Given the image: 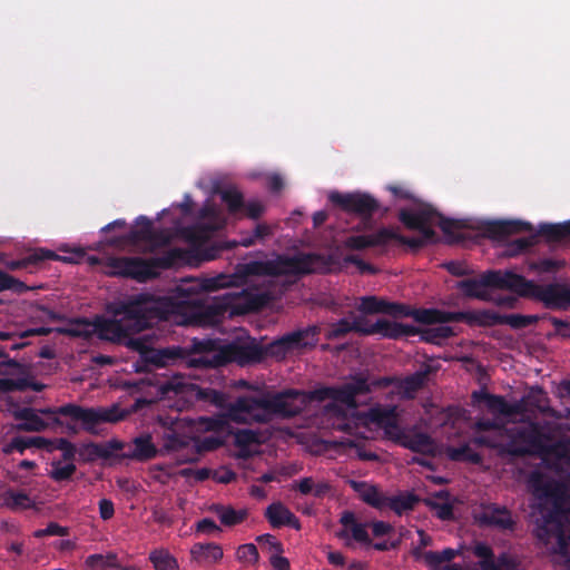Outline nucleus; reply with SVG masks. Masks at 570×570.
I'll use <instances>...</instances> for the list:
<instances>
[{
	"mask_svg": "<svg viewBox=\"0 0 570 570\" xmlns=\"http://www.w3.org/2000/svg\"><path fill=\"white\" fill-rule=\"evenodd\" d=\"M505 419L503 426L497 420H479L476 430L490 434L478 435L473 442L493 448L500 456L511 459L541 454L558 472L570 478V439L558 440V431L548 422Z\"/></svg>",
	"mask_w": 570,
	"mask_h": 570,
	"instance_id": "1",
	"label": "nucleus"
},
{
	"mask_svg": "<svg viewBox=\"0 0 570 570\" xmlns=\"http://www.w3.org/2000/svg\"><path fill=\"white\" fill-rule=\"evenodd\" d=\"M159 392L164 396L181 395L187 400L196 399L224 407L230 421L243 424L267 423L276 415L294 416L304 410L306 402V396L299 391L288 390L274 394L240 396L235 402L227 404L226 396L223 393L199 387L179 374L161 383Z\"/></svg>",
	"mask_w": 570,
	"mask_h": 570,
	"instance_id": "2",
	"label": "nucleus"
},
{
	"mask_svg": "<svg viewBox=\"0 0 570 570\" xmlns=\"http://www.w3.org/2000/svg\"><path fill=\"white\" fill-rule=\"evenodd\" d=\"M371 391V384L362 376L353 377L350 382L342 384L338 389H326L323 395L332 396L335 402L328 407V413L335 419V426L338 429H352L351 422L357 420L370 421L384 431V435L411 451L422 454H435L436 443L426 433L414 430L402 429L397 423L395 406L376 405L366 413L357 412L356 396Z\"/></svg>",
	"mask_w": 570,
	"mask_h": 570,
	"instance_id": "3",
	"label": "nucleus"
},
{
	"mask_svg": "<svg viewBox=\"0 0 570 570\" xmlns=\"http://www.w3.org/2000/svg\"><path fill=\"white\" fill-rule=\"evenodd\" d=\"M168 305L166 301L138 295L126 302L114 304L110 307L114 318H97L95 322L76 318L65 326L56 327L55 331L62 335L83 338L98 334L102 340L121 342L129 335L149 327L153 318L166 315Z\"/></svg>",
	"mask_w": 570,
	"mask_h": 570,
	"instance_id": "4",
	"label": "nucleus"
},
{
	"mask_svg": "<svg viewBox=\"0 0 570 570\" xmlns=\"http://www.w3.org/2000/svg\"><path fill=\"white\" fill-rule=\"evenodd\" d=\"M130 336L122 341H126L128 346L142 353L144 360L147 363L154 364L157 367H165L179 362L189 368H214L229 362L245 365L262 358L261 348L253 342L227 344L219 350H210L186 356L180 347L145 350V344L140 338H131Z\"/></svg>",
	"mask_w": 570,
	"mask_h": 570,
	"instance_id": "5",
	"label": "nucleus"
},
{
	"mask_svg": "<svg viewBox=\"0 0 570 570\" xmlns=\"http://www.w3.org/2000/svg\"><path fill=\"white\" fill-rule=\"evenodd\" d=\"M459 287L469 297L482 301L492 299L489 287L510 289L519 295L540 299L550 308L570 307V287L562 284L538 285L512 272L493 271L460 282Z\"/></svg>",
	"mask_w": 570,
	"mask_h": 570,
	"instance_id": "6",
	"label": "nucleus"
},
{
	"mask_svg": "<svg viewBox=\"0 0 570 570\" xmlns=\"http://www.w3.org/2000/svg\"><path fill=\"white\" fill-rule=\"evenodd\" d=\"M226 285L225 276H217L212 278L204 279H193L187 284L179 285L177 287V293L179 296L184 298H190L189 301H179L177 303L173 302L170 297H154L147 295L153 299L166 301L168 302V311L166 315L155 317L150 321L149 326L154 321L158 320H169L173 314L180 313L184 309V304H193V312L189 318L190 323H195L202 326L215 325L224 317L225 313L228 309H234L240 307V303H237V298L228 293L222 296L213 297L209 301L199 303L198 299L191 298L195 294L200 291L209 292L215 291L219 287H224Z\"/></svg>",
	"mask_w": 570,
	"mask_h": 570,
	"instance_id": "7",
	"label": "nucleus"
},
{
	"mask_svg": "<svg viewBox=\"0 0 570 570\" xmlns=\"http://www.w3.org/2000/svg\"><path fill=\"white\" fill-rule=\"evenodd\" d=\"M402 223L410 229L419 232L417 236L405 237L390 229H381L370 235L351 236L345 240V245L352 249H364L367 247L384 245L391 239H397L400 243L417 248L434 240L433 227L439 225L443 230H448V224L442 217L430 207H421L415 210L401 212Z\"/></svg>",
	"mask_w": 570,
	"mask_h": 570,
	"instance_id": "8",
	"label": "nucleus"
},
{
	"mask_svg": "<svg viewBox=\"0 0 570 570\" xmlns=\"http://www.w3.org/2000/svg\"><path fill=\"white\" fill-rule=\"evenodd\" d=\"M318 265L320 257L312 254L277 255L264 262H248L244 265V272L247 275L298 277L315 272Z\"/></svg>",
	"mask_w": 570,
	"mask_h": 570,
	"instance_id": "9",
	"label": "nucleus"
},
{
	"mask_svg": "<svg viewBox=\"0 0 570 570\" xmlns=\"http://www.w3.org/2000/svg\"><path fill=\"white\" fill-rule=\"evenodd\" d=\"M39 415L50 416L51 424H61L57 415L69 416L72 420L80 421L83 429L90 433L96 432V428L101 423H116L126 416V412L118 405L109 407H82L76 404H66L59 407H47L38 410Z\"/></svg>",
	"mask_w": 570,
	"mask_h": 570,
	"instance_id": "10",
	"label": "nucleus"
},
{
	"mask_svg": "<svg viewBox=\"0 0 570 570\" xmlns=\"http://www.w3.org/2000/svg\"><path fill=\"white\" fill-rule=\"evenodd\" d=\"M338 387L340 386H337L336 389H338ZM326 389L327 387L316 390L311 395H307L306 393H304V395L306 396V402L304 404V407L306 406L307 402L311 399H317L321 401L330 400V403L326 404L324 407V416L331 423L333 429L346 432L348 434V436L343 438L340 441H336L334 443L335 448L342 449L347 454H351L352 452H354L355 455L361 460H365V461L377 460L379 459L377 455L375 453L366 451L364 449V443H363V440L367 438L365 435V432L363 431V429H365L366 426H370V425H375V424L370 421L364 422V420H357L356 421L357 423L351 422L352 429H338L337 426H335V424H334L335 419H334V416H332L328 413V407L335 402V400L332 396L323 395V391ZM301 393L303 394V392H301Z\"/></svg>",
	"mask_w": 570,
	"mask_h": 570,
	"instance_id": "11",
	"label": "nucleus"
},
{
	"mask_svg": "<svg viewBox=\"0 0 570 570\" xmlns=\"http://www.w3.org/2000/svg\"><path fill=\"white\" fill-rule=\"evenodd\" d=\"M485 400L487 406L494 414H500L504 417H515L517 420L532 421L529 414L530 407L548 414L552 410L548 406L547 394L539 386L531 387L525 396L513 403H509L498 395H487Z\"/></svg>",
	"mask_w": 570,
	"mask_h": 570,
	"instance_id": "12",
	"label": "nucleus"
},
{
	"mask_svg": "<svg viewBox=\"0 0 570 570\" xmlns=\"http://www.w3.org/2000/svg\"><path fill=\"white\" fill-rule=\"evenodd\" d=\"M111 275L131 277L139 282H146L158 275V269L169 266L165 257L142 259L137 257H112L107 265Z\"/></svg>",
	"mask_w": 570,
	"mask_h": 570,
	"instance_id": "13",
	"label": "nucleus"
},
{
	"mask_svg": "<svg viewBox=\"0 0 570 570\" xmlns=\"http://www.w3.org/2000/svg\"><path fill=\"white\" fill-rule=\"evenodd\" d=\"M473 554L478 561L468 563L463 569L459 564H446L432 568V570H522L520 560L510 553H502L494 559L493 552L490 547L483 543H478L473 548Z\"/></svg>",
	"mask_w": 570,
	"mask_h": 570,
	"instance_id": "14",
	"label": "nucleus"
},
{
	"mask_svg": "<svg viewBox=\"0 0 570 570\" xmlns=\"http://www.w3.org/2000/svg\"><path fill=\"white\" fill-rule=\"evenodd\" d=\"M413 317L420 323L441 322L448 323L452 321H466L478 325L500 324L501 316L490 311H478L471 313H451L438 309H417L412 313Z\"/></svg>",
	"mask_w": 570,
	"mask_h": 570,
	"instance_id": "15",
	"label": "nucleus"
},
{
	"mask_svg": "<svg viewBox=\"0 0 570 570\" xmlns=\"http://www.w3.org/2000/svg\"><path fill=\"white\" fill-rule=\"evenodd\" d=\"M224 224L222 210L216 205L207 203L200 210L197 224L187 228L185 234L193 243L202 244L209 238L212 232L222 228Z\"/></svg>",
	"mask_w": 570,
	"mask_h": 570,
	"instance_id": "16",
	"label": "nucleus"
},
{
	"mask_svg": "<svg viewBox=\"0 0 570 570\" xmlns=\"http://www.w3.org/2000/svg\"><path fill=\"white\" fill-rule=\"evenodd\" d=\"M317 326H308L304 330L288 333L272 344V353L279 354L315 346L317 343Z\"/></svg>",
	"mask_w": 570,
	"mask_h": 570,
	"instance_id": "17",
	"label": "nucleus"
},
{
	"mask_svg": "<svg viewBox=\"0 0 570 570\" xmlns=\"http://www.w3.org/2000/svg\"><path fill=\"white\" fill-rule=\"evenodd\" d=\"M330 200L346 212L356 213L362 216H370L376 208L375 199L364 194H342L332 191Z\"/></svg>",
	"mask_w": 570,
	"mask_h": 570,
	"instance_id": "18",
	"label": "nucleus"
},
{
	"mask_svg": "<svg viewBox=\"0 0 570 570\" xmlns=\"http://www.w3.org/2000/svg\"><path fill=\"white\" fill-rule=\"evenodd\" d=\"M169 240V234L157 232L150 222H145L139 228L132 230L127 236V242L134 245L144 243L145 250H154L156 247L165 245Z\"/></svg>",
	"mask_w": 570,
	"mask_h": 570,
	"instance_id": "19",
	"label": "nucleus"
},
{
	"mask_svg": "<svg viewBox=\"0 0 570 570\" xmlns=\"http://www.w3.org/2000/svg\"><path fill=\"white\" fill-rule=\"evenodd\" d=\"M164 446L168 451L177 452V461L180 463L197 460L198 444L194 439L183 438L171 432L166 434Z\"/></svg>",
	"mask_w": 570,
	"mask_h": 570,
	"instance_id": "20",
	"label": "nucleus"
},
{
	"mask_svg": "<svg viewBox=\"0 0 570 570\" xmlns=\"http://www.w3.org/2000/svg\"><path fill=\"white\" fill-rule=\"evenodd\" d=\"M12 415L19 421L16 425L18 431L23 432H41L50 426L49 420H45L39 415L38 410L31 407H17Z\"/></svg>",
	"mask_w": 570,
	"mask_h": 570,
	"instance_id": "21",
	"label": "nucleus"
},
{
	"mask_svg": "<svg viewBox=\"0 0 570 570\" xmlns=\"http://www.w3.org/2000/svg\"><path fill=\"white\" fill-rule=\"evenodd\" d=\"M357 308L358 311L366 314L383 313L393 316H406L411 314L406 306L396 303H390L387 301L377 298L376 296L362 297Z\"/></svg>",
	"mask_w": 570,
	"mask_h": 570,
	"instance_id": "22",
	"label": "nucleus"
},
{
	"mask_svg": "<svg viewBox=\"0 0 570 570\" xmlns=\"http://www.w3.org/2000/svg\"><path fill=\"white\" fill-rule=\"evenodd\" d=\"M0 376L4 379H16L24 381L23 391L27 389H31L36 392H40L45 389L43 384L38 383L33 380L32 375L24 365L13 360L0 362Z\"/></svg>",
	"mask_w": 570,
	"mask_h": 570,
	"instance_id": "23",
	"label": "nucleus"
},
{
	"mask_svg": "<svg viewBox=\"0 0 570 570\" xmlns=\"http://www.w3.org/2000/svg\"><path fill=\"white\" fill-rule=\"evenodd\" d=\"M265 517L274 528L291 525L298 530L301 523L298 519L281 502H274L266 508Z\"/></svg>",
	"mask_w": 570,
	"mask_h": 570,
	"instance_id": "24",
	"label": "nucleus"
},
{
	"mask_svg": "<svg viewBox=\"0 0 570 570\" xmlns=\"http://www.w3.org/2000/svg\"><path fill=\"white\" fill-rule=\"evenodd\" d=\"M480 521L500 529H511L514 523L510 511L495 504L483 509Z\"/></svg>",
	"mask_w": 570,
	"mask_h": 570,
	"instance_id": "25",
	"label": "nucleus"
},
{
	"mask_svg": "<svg viewBox=\"0 0 570 570\" xmlns=\"http://www.w3.org/2000/svg\"><path fill=\"white\" fill-rule=\"evenodd\" d=\"M193 561L200 566H209L223 558V550L216 543H196L190 549Z\"/></svg>",
	"mask_w": 570,
	"mask_h": 570,
	"instance_id": "26",
	"label": "nucleus"
},
{
	"mask_svg": "<svg viewBox=\"0 0 570 570\" xmlns=\"http://www.w3.org/2000/svg\"><path fill=\"white\" fill-rule=\"evenodd\" d=\"M348 484L355 492L358 493L360 498L364 502H366L367 504H370L376 509L383 510V502H384L385 495H383L380 492L377 487H375L373 484H368L366 482H361V481H355V480H350Z\"/></svg>",
	"mask_w": 570,
	"mask_h": 570,
	"instance_id": "27",
	"label": "nucleus"
},
{
	"mask_svg": "<svg viewBox=\"0 0 570 570\" xmlns=\"http://www.w3.org/2000/svg\"><path fill=\"white\" fill-rule=\"evenodd\" d=\"M429 371L416 372L404 380L397 382L396 392L403 399H413L420 391L428 379Z\"/></svg>",
	"mask_w": 570,
	"mask_h": 570,
	"instance_id": "28",
	"label": "nucleus"
},
{
	"mask_svg": "<svg viewBox=\"0 0 570 570\" xmlns=\"http://www.w3.org/2000/svg\"><path fill=\"white\" fill-rule=\"evenodd\" d=\"M412 333L413 330L411 326H406L386 318H380L373 323L372 335L380 334L387 338H399Z\"/></svg>",
	"mask_w": 570,
	"mask_h": 570,
	"instance_id": "29",
	"label": "nucleus"
},
{
	"mask_svg": "<svg viewBox=\"0 0 570 570\" xmlns=\"http://www.w3.org/2000/svg\"><path fill=\"white\" fill-rule=\"evenodd\" d=\"M259 433L252 430H239L235 433V445L238 448L237 456L242 459H247L253 455L254 450L253 446L259 444Z\"/></svg>",
	"mask_w": 570,
	"mask_h": 570,
	"instance_id": "30",
	"label": "nucleus"
},
{
	"mask_svg": "<svg viewBox=\"0 0 570 570\" xmlns=\"http://www.w3.org/2000/svg\"><path fill=\"white\" fill-rule=\"evenodd\" d=\"M156 455V449L150 436L136 438L124 453V456L136 460H148Z\"/></svg>",
	"mask_w": 570,
	"mask_h": 570,
	"instance_id": "31",
	"label": "nucleus"
},
{
	"mask_svg": "<svg viewBox=\"0 0 570 570\" xmlns=\"http://www.w3.org/2000/svg\"><path fill=\"white\" fill-rule=\"evenodd\" d=\"M527 230H531V226L522 222H500L492 224L488 229L490 236L495 239H504L511 235Z\"/></svg>",
	"mask_w": 570,
	"mask_h": 570,
	"instance_id": "32",
	"label": "nucleus"
},
{
	"mask_svg": "<svg viewBox=\"0 0 570 570\" xmlns=\"http://www.w3.org/2000/svg\"><path fill=\"white\" fill-rule=\"evenodd\" d=\"M3 504L13 511H19L33 508L36 503L27 492L9 489L3 493Z\"/></svg>",
	"mask_w": 570,
	"mask_h": 570,
	"instance_id": "33",
	"label": "nucleus"
},
{
	"mask_svg": "<svg viewBox=\"0 0 570 570\" xmlns=\"http://www.w3.org/2000/svg\"><path fill=\"white\" fill-rule=\"evenodd\" d=\"M149 561L155 570H178L176 558L164 548L155 549L149 553Z\"/></svg>",
	"mask_w": 570,
	"mask_h": 570,
	"instance_id": "34",
	"label": "nucleus"
},
{
	"mask_svg": "<svg viewBox=\"0 0 570 570\" xmlns=\"http://www.w3.org/2000/svg\"><path fill=\"white\" fill-rule=\"evenodd\" d=\"M426 504L441 520H450L453 517V508L449 502L448 494L440 492L426 500Z\"/></svg>",
	"mask_w": 570,
	"mask_h": 570,
	"instance_id": "35",
	"label": "nucleus"
},
{
	"mask_svg": "<svg viewBox=\"0 0 570 570\" xmlns=\"http://www.w3.org/2000/svg\"><path fill=\"white\" fill-rule=\"evenodd\" d=\"M417 499L411 494H402L397 497H385L383 509H391L396 514L401 515L403 512L412 510Z\"/></svg>",
	"mask_w": 570,
	"mask_h": 570,
	"instance_id": "36",
	"label": "nucleus"
},
{
	"mask_svg": "<svg viewBox=\"0 0 570 570\" xmlns=\"http://www.w3.org/2000/svg\"><path fill=\"white\" fill-rule=\"evenodd\" d=\"M43 259H60V261H67V258H62L56 253L51 250H41L39 253H35L23 259L18 261H11L7 263V267L11 271H17L21 268H26L31 264H36Z\"/></svg>",
	"mask_w": 570,
	"mask_h": 570,
	"instance_id": "37",
	"label": "nucleus"
},
{
	"mask_svg": "<svg viewBox=\"0 0 570 570\" xmlns=\"http://www.w3.org/2000/svg\"><path fill=\"white\" fill-rule=\"evenodd\" d=\"M76 464L73 462H62L53 460L50 463L48 475L56 482L68 481L76 473Z\"/></svg>",
	"mask_w": 570,
	"mask_h": 570,
	"instance_id": "38",
	"label": "nucleus"
},
{
	"mask_svg": "<svg viewBox=\"0 0 570 570\" xmlns=\"http://www.w3.org/2000/svg\"><path fill=\"white\" fill-rule=\"evenodd\" d=\"M296 488L302 494H313L317 498L325 495L331 489L327 482H316L313 478H304L299 480L296 484Z\"/></svg>",
	"mask_w": 570,
	"mask_h": 570,
	"instance_id": "39",
	"label": "nucleus"
},
{
	"mask_svg": "<svg viewBox=\"0 0 570 570\" xmlns=\"http://www.w3.org/2000/svg\"><path fill=\"white\" fill-rule=\"evenodd\" d=\"M216 513L220 522L229 527L243 522L247 517V511L244 509L235 510L232 507L224 505L217 507Z\"/></svg>",
	"mask_w": 570,
	"mask_h": 570,
	"instance_id": "40",
	"label": "nucleus"
},
{
	"mask_svg": "<svg viewBox=\"0 0 570 570\" xmlns=\"http://www.w3.org/2000/svg\"><path fill=\"white\" fill-rule=\"evenodd\" d=\"M433 322L432 324H435ZM439 325L426 328L422 333V338L433 344H440L444 338L453 335V330L450 326L443 325L444 323L438 322Z\"/></svg>",
	"mask_w": 570,
	"mask_h": 570,
	"instance_id": "41",
	"label": "nucleus"
},
{
	"mask_svg": "<svg viewBox=\"0 0 570 570\" xmlns=\"http://www.w3.org/2000/svg\"><path fill=\"white\" fill-rule=\"evenodd\" d=\"M540 234L549 240H560L570 237V220L563 224H544L540 226Z\"/></svg>",
	"mask_w": 570,
	"mask_h": 570,
	"instance_id": "42",
	"label": "nucleus"
},
{
	"mask_svg": "<svg viewBox=\"0 0 570 570\" xmlns=\"http://www.w3.org/2000/svg\"><path fill=\"white\" fill-rule=\"evenodd\" d=\"M86 564L92 569L107 570L114 569L118 564L117 556L114 553L91 554L86 559Z\"/></svg>",
	"mask_w": 570,
	"mask_h": 570,
	"instance_id": "43",
	"label": "nucleus"
},
{
	"mask_svg": "<svg viewBox=\"0 0 570 570\" xmlns=\"http://www.w3.org/2000/svg\"><path fill=\"white\" fill-rule=\"evenodd\" d=\"M273 299V294L268 291L247 294L245 297V305L243 312L256 311L266 306Z\"/></svg>",
	"mask_w": 570,
	"mask_h": 570,
	"instance_id": "44",
	"label": "nucleus"
},
{
	"mask_svg": "<svg viewBox=\"0 0 570 570\" xmlns=\"http://www.w3.org/2000/svg\"><path fill=\"white\" fill-rule=\"evenodd\" d=\"M456 554H458V551L450 549V548L444 549L441 552L426 551V553L424 554V561L431 568H438L443 562H449L452 559H454Z\"/></svg>",
	"mask_w": 570,
	"mask_h": 570,
	"instance_id": "45",
	"label": "nucleus"
},
{
	"mask_svg": "<svg viewBox=\"0 0 570 570\" xmlns=\"http://www.w3.org/2000/svg\"><path fill=\"white\" fill-rule=\"evenodd\" d=\"M222 199L226 203L229 213L236 214L244 207V198L240 191L228 188L222 191Z\"/></svg>",
	"mask_w": 570,
	"mask_h": 570,
	"instance_id": "46",
	"label": "nucleus"
},
{
	"mask_svg": "<svg viewBox=\"0 0 570 570\" xmlns=\"http://www.w3.org/2000/svg\"><path fill=\"white\" fill-rule=\"evenodd\" d=\"M537 242L535 235H530L528 237H519L515 239H512L504 250V254L508 256H515L529 247L533 246Z\"/></svg>",
	"mask_w": 570,
	"mask_h": 570,
	"instance_id": "47",
	"label": "nucleus"
},
{
	"mask_svg": "<svg viewBox=\"0 0 570 570\" xmlns=\"http://www.w3.org/2000/svg\"><path fill=\"white\" fill-rule=\"evenodd\" d=\"M353 331V325L348 320H341L332 324L325 333L327 340H337L344 337L347 333Z\"/></svg>",
	"mask_w": 570,
	"mask_h": 570,
	"instance_id": "48",
	"label": "nucleus"
},
{
	"mask_svg": "<svg viewBox=\"0 0 570 570\" xmlns=\"http://www.w3.org/2000/svg\"><path fill=\"white\" fill-rule=\"evenodd\" d=\"M535 321L534 316H523L518 314L501 316L500 324H508L513 328H521L530 325Z\"/></svg>",
	"mask_w": 570,
	"mask_h": 570,
	"instance_id": "49",
	"label": "nucleus"
},
{
	"mask_svg": "<svg viewBox=\"0 0 570 570\" xmlns=\"http://www.w3.org/2000/svg\"><path fill=\"white\" fill-rule=\"evenodd\" d=\"M449 456L452 460H469L471 462H479V454L472 452L468 445H463L460 448H452L449 450Z\"/></svg>",
	"mask_w": 570,
	"mask_h": 570,
	"instance_id": "50",
	"label": "nucleus"
},
{
	"mask_svg": "<svg viewBox=\"0 0 570 570\" xmlns=\"http://www.w3.org/2000/svg\"><path fill=\"white\" fill-rule=\"evenodd\" d=\"M237 558L246 563H255L258 560V551L256 546L248 543L237 549Z\"/></svg>",
	"mask_w": 570,
	"mask_h": 570,
	"instance_id": "51",
	"label": "nucleus"
},
{
	"mask_svg": "<svg viewBox=\"0 0 570 570\" xmlns=\"http://www.w3.org/2000/svg\"><path fill=\"white\" fill-rule=\"evenodd\" d=\"M151 520L163 527H171L174 523V518L168 511L160 507H154L151 509Z\"/></svg>",
	"mask_w": 570,
	"mask_h": 570,
	"instance_id": "52",
	"label": "nucleus"
},
{
	"mask_svg": "<svg viewBox=\"0 0 570 570\" xmlns=\"http://www.w3.org/2000/svg\"><path fill=\"white\" fill-rule=\"evenodd\" d=\"M98 451H99V444L88 443V444H83L79 449H77V452H78L77 454L79 455V458L82 461L89 462V461H94L97 458H99V454H101V453Z\"/></svg>",
	"mask_w": 570,
	"mask_h": 570,
	"instance_id": "53",
	"label": "nucleus"
},
{
	"mask_svg": "<svg viewBox=\"0 0 570 570\" xmlns=\"http://www.w3.org/2000/svg\"><path fill=\"white\" fill-rule=\"evenodd\" d=\"M243 209L248 218L257 219L265 213L266 207L259 200H249L244 204Z\"/></svg>",
	"mask_w": 570,
	"mask_h": 570,
	"instance_id": "54",
	"label": "nucleus"
},
{
	"mask_svg": "<svg viewBox=\"0 0 570 570\" xmlns=\"http://www.w3.org/2000/svg\"><path fill=\"white\" fill-rule=\"evenodd\" d=\"M257 541L262 544L263 549L267 550L268 553L283 552L282 543L278 542L272 534L259 535Z\"/></svg>",
	"mask_w": 570,
	"mask_h": 570,
	"instance_id": "55",
	"label": "nucleus"
},
{
	"mask_svg": "<svg viewBox=\"0 0 570 570\" xmlns=\"http://www.w3.org/2000/svg\"><path fill=\"white\" fill-rule=\"evenodd\" d=\"M352 537L355 541L370 543V537L366 531V525L363 523L352 524L348 529V538Z\"/></svg>",
	"mask_w": 570,
	"mask_h": 570,
	"instance_id": "56",
	"label": "nucleus"
},
{
	"mask_svg": "<svg viewBox=\"0 0 570 570\" xmlns=\"http://www.w3.org/2000/svg\"><path fill=\"white\" fill-rule=\"evenodd\" d=\"M341 523L343 524L344 528L337 533V535L341 539L347 540L348 529L352 528V524L357 523L354 513L348 511L344 512L341 517Z\"/></svg>",
	"mask_w": 570,
	"mask_h": 570,
	"instance_id": "57",
	"label": "nucleus"
},
{
	"mask_svg": "<svg viewBox=\"0 0 570 570\" xmlns=\"http://www.w3.org/2000/svg\"><path fill=\"white\" fill-rule=\"evenodd\" d=\"M351 323L353 325L354 332L361 333L363 335H372L373 323H368L365 317L356 316Z\"/></svg>",
	"mask_w": 570,
	"mask_h": 570,
	"instance_id": "58",
	"label": "nucleus"
},
{
	"mask_svg": "<svg viewBox=\"0 0 570 570\" xmlns=\"http://www.w3.org/2000/svg\"><path fill=\"white\" fill-rule=\"evenodd\" d=\"M24 381L0 377V393L23 391Z\"/></svg>",
	"mask_w": 570,
	"mask_h": 570,
	"instance_id": "59",
	"label": "nucleus"
},
{
	"mask_svg": "<svg viewBox=\"0 0 570 570\" xmlns=\"http://www.w3.org/2000/svg\"><path fill=\"white\" fill-rule=\"evenodd\" d=\"M274 227L275 226L265 223L258 224L253 230L254 237H256L258 243L264 242L274 234Z\"/></svg>",
	"mask_w": 570,
	"mask_h": 570,
	"instance_id": "60",
	"label": "nucleus"
},
{
	"mask_svg": "<svg viewBox=\"0 0 570 570\" xmlns=\"http://www.w3.org/2000/svg\"><path fill=\"white\" fill-rule=\"evenodd\" d=\"M27 448H31L30 439L19 436L11 440V442L6 448V452L10 453L16 450L22 453Z\"/></svg>",
	"mask_w": 570,
	"mask_h": 570,
	"instance_id": "61",
	"label": "nucleus"
},
{
	"mask_svg": "<svg viewBox=\"0 0 570 570\" xmlns=\"http://www.w3.org/2000/svg\"><path fill=\"white\" fill-rule=\"evenodd\" d=\"M52 332H56V331H55V328H50V327L30 328V330L19 332L18 338L23 340V338H28L31 336H45Z\"/></svg>",
	"mask_w": 570,
	"mask_h": 570,
	"instance_id": "62",
	"label": "nucleus"
},
{
	"mask_svg": "<svg viewBox=\"0 0 570 570\" xmlns=\"http://www.w3.org/2000/svg\"><path fill=\"white\" fill-rule=\"evenodd\" d=\"M282 552L269 553L271 564L275 570H289V562L286 558L281 556Z\"/></svg>",
	"mask_w": 570,
	"mask_h": 570,
	"instance_id": "63",
	"label": "nucleus"
},
{
	"mask_svg": "<svg viewBox=\"0 0 570 570\" xmlns=\"http://www.w3.org/2000/svg\"><path fill=\"white\" fill-rule=\"evenodd\" d=\"M114 503L110 500L102 499L99 502V513L101 519L108 520L114 515Z\"/></svg>",
	"mask_w": 570,
	"mask_h": 570,
	"instance_id": "64",
	"label": "nucleus"
}]
</instances>
